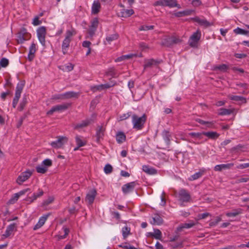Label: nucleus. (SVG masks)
Segmentation results:
<instances>
[{"label":"nucleus","mask_w":249,"mask_h":249,"mask_svg":"<svg viewBox=\"0 0 249 249\" xmlns=\"http://www.w3.org/2000/svg\"><path fill=\"white\" fill-rule=\"evenodd\" d=\"M146 121V116L145 114L141 117H139L135 114L132 116V123L133 128L137 130H141L144 126V124Z\"/></svg>","instance_id":"1"},{"label":"nucleus","mask_w":249,"mask_h":249,"mask_svg":"<svg viewBox=\"0 0 249 249\" xmlns=\"http://www.w3.org/2000/svg\"><path fill=\"white\" fill-rule=\"evenodd\" d=\"M73 36L72 30H67L66 32V36L62 43V51L64 54H66L68 52V49L71 41V38Z\"/></svg>","instance_id":"2"},{"label":"nucleus","mask_w":249,"mask_h":249,"mask_svg":"<svg viewBox=\"0 0 249 249\" xmlns=\"http://www.w3.org/2000/svg\"><path fill=\"white\" fill-rule=\"evenodd\" d=\"M178 200L181 202V205H182L183 203L189 202L191 200V197L189 192L184 189H181L179 190L177 195Z\"/></svg>","instance_id":"3"},{"label":"nucleus","mask_w":249,"mask_h":249,"mask_svg":"<svg viewBox=\"0 0 249 249\" xmlns=\"http://www.w3.org/2000/svg\"><path fill=\"white\" fill-rule=\"evenodd\" d=\"M52 165V161L49 159L44 160L40 164L36 166V171L38 173L45 174L46 173L49 167Z\"/></svg>","instance_id":"4"},{"label":"nucleus","mask_w":249,"mask_h":249,"mask_svg":"<svg viewBox=\"0 0 249 249\" xmlns=\"http://www.w3.org/2000/svg\"><path fill=\"white\" fill-rule=\"evenodd\" d=\"M31 34L28 33L27 29L24 27L21 28L17 34V40L19 44L23 43L25 40L31 38Z\"/></svg>","instance_id":"5"},{"label":"nucleus","mask_w":249,"mask_h":249,"mask_svg":"<svg viewBox=\"0 0 249 249\" xmlns=\"http://www.w3.org/2000/svg\"><path fill=\"white\" fill-rule=\"evenodd\" d=\"M154 5L180 8V5L177 3V1L176 0H159L154 3Z\"/></svg>","instance_id":"6"},{"label":"nucleus","mask_w":249,"mask_h":249,"mask_svg":"<svg viewBox=\"0 0 249 249\" xmlns=\"http://www.w3.org/2000/svg\"><path fill=\"white\" fill-rule=\"evenodd\" d=\"M201 36V32L199 30L194 33L190 37L189 40V44L192 47H196L198 41L200 40Z\"/></svg>","instance_id":"7"},{"label":"nucleus","mask_w":249,"mask_h":249,"mask_svg":"<svg viewBox=\"0 0 249 249\" xmlns=\"http://www.w3.org/2000/svg\"><path fill=\"white\" fill-rule=\"evenodd\" d=\"M37 36L40 43L43 46L45 45V37L46 35V29L44 26L39 27L37 30Z\"/></svg>","instance_id":"8"},{"label":"nucleus","mask_w":249,"mask_h":249,"mask_svg":"<svg viewBox=\"0 0 249 249\" xmlns=\"http://www.w3.org/2000/svg\"><path fill=\"white\" fill-rule=\"evenodd\" d=\"M106 128L103 125H98L96 128V133L94 137L96 138V142L100 143L101 141L103 140Z\"/></svg>","instance_id":"9"},{"label":"nucleus","mask_w":249,"mask_h":249,"mask_svg":"<svg viewBox=\"0 0 249 249\" xmlns=\"http://www.w3.org/2000/svg\"><path fill=\"white\" fill-rule=\"evenodd\" d=\"M162 62L160 59H148L144 60L143 65L144 71L148 68H152L154 67H158Z\"/></svg>","instance_id":"10"},{"label":"nucleus","mask_w":249,"mask_h":249,"mask_svg":"<svg viewBox=\"0 0 249 249\" xmlns=\"http://www.w3.org/2000/svg\"><path fill=\"white\" fill-rule=\"evenodd\" d=\"M70 106V104H63L61 105H58L53 107L51 109L49 110L47 114L48 115H52L54 112H59L67 109L68 107Z\"/></svg>","instance_id":"11"},{"label":"nucleus","mask_w":249,"mask_h":249,"mask_svg":"<svg viewBox=\"0 0 249 249\" xmlns=\"http://www.w3.org/2000/svg\"><path fill=\"white\" fill-rule=\"evenodd\" d=\"M32 175V172L27 170L21 173L17 179V182L18 184H21L23 182L27 180Z\"/></svg>","instance_id":"12"},{"label":"nucleus","mask_w":249,"mask_h":249,"mask_svg":"<svg viewBox=\"0 0 249 249\" xmlns=\"http://www.w3.org/2000/svg\"><path fill=\"white\" fill-rule=\"evenodd\" d=\"M95 116L92 115V118L89 119H86L82 121L81 123L74 124L73 128L75 129H78L82 128L89 125L90 123L93 122Z\"/></svg>","instance_id":"13"},{"label":"nucleus","mask_w":249,"mask_h":249,"mask_svg":"<svg viewBox=\"0 0 249 249\" xmlns=\"http://www.w3.org/2000/svg\"><path fill=\"white\" fill-rule=\"evenodd\" d=\"M97 196V192L95 189L90 190L87 194L85 201L88 203L89 205H91Z\"/></svg>","instance_id":"14"},{"label":"nucleus","mask_w":249,"mask_h":249,"mask_svg":"<svg viewBox=\"0 0 249 249\" xmlns=\"http://www.w3.org/2000/svg\"><path fill=\"white\" fill-rule=\"evenodd\" d=\"M136 185L135 181L127 183L122 186V191L124 194H128L134 190Z\"/></svg>","instance_id":"15"},{"label":"nucleus","mask_w":249,"mask_h":249,"mask_svg":"<svg viewBox=\"0 0 249 249\" xmlns=\"http://www.w3.org/2000/svg\"><path fill=\"white\" fill-rule=\"evenodd\" d=\"M17 231V226L15 223H12L8 225L6 229L5 233L2 235V237L6 238L11 235L14 231Z\"/></svg>","instance_id":"16"},{"label":"nucleus","mask_w":249,"mask_h":249,"mask_svg":"<svg viewBox=\"0 0 249 249\" xmlns=\"http://www.w3.org/2000/svg\"><path fill=\"white\" fill-rule=\"evenodd\" d=\"M49 214H45L43 215V216H41L38 222L35 225V226L33 228V230L34 231L37 230L40 228L45 223L46 221L47 220Z\"/></svg>","instance_id":"17"},{"label":"nucleus","mask_w":249,"mask_h":249,"mask_svg":"<svg viewBox=\"0 0 249 249\" xmlns=\"http://www.w3.org/2000/svg\"><path fill=\"white\" fill-rule=\"evenodd\" d=\"M234 165L233 163H229L227 164H221L216 165L214 167L215 171H221L223 170H228L231 169Z\"/></svg>","instance_id":"18"},{"label":"nucleus","mask_w":249,"mask_h":249,"mask_svg":"<svg viewBox=\"0 0 249 249\" xmlns=\"http://www.w3.org/2000/svg\"><path fill=\"white\" fill-rule=\"evenodd\" d=\"M65 140H66V141H67V139L66 137H61L56 141L52 142L51 143V145L53 147L55 148H60L64 144L63 141Z\"/></svg>","instance_id":"19"},{"label":"nucleus","mask_w":249,"mask_h":249,"mask_svg":"<svg viewBox=\"0 0 249 249\" xmlns=\"http://www.w3.org/2000/svg\"><path fill=\"white\" fill-rule=\"evenodd\" d=\"M36 51V44L34 42H32L30 48L28 55V59L31 61L35 57V53Z\"/></svg>","instance_id":"20"},{"label":"nucleus","mask_w":249,"mask_h":249,"mask_svg":"<svg viewBox=\"0 0 249 249\" xmlns=\"http://www.w3.org/2000/svg\"><path fill=\"white\" fill-rule=\"evenodd\" d=\"M228 97L231 100L239 102L242 104H245L247 103L246 98L242 96L229 94L228 95Z\"/></svg>","instance_id":"21"},{"label":"nucleus","mask_w":249,"mask_h":249,"mask_svg":"<svg viewBox=\"0 0 249 249\" xmlns=\"http://www.w3.org/2000/svg\"><path fill=\"white\" fill-rule=\"evenodd\" d=\"M101 4L98 0H94L91 6V13L93 15L98 14L101 9Z\"/></svg>","instance_id":"22"},{"label":"nucleus","mask_w":249,"mask_h":249,"mask_svg":"<svg viewBox=\"0 0 249 249\" xmlns=\"http://www.w3.org/2000/svg\"><path fill=\"white\" fill-rule=\"evenodd\" d=\"M193 20L194 21L198 23L200 25L203 26L205 27H209L211 25V23L209 21H208L206 19H201L198 17H196L193 18Z\"/></svg>","instance_id":"23"},{"label":"nucleus","mask_w":249,"mask_h":249,"mask_svg":"<svg viewBox=\"0 0 249 249\" xmlns=\"http://www.w3.org/2000/svg\"><path fill=\"white\" fill-rule=\"evenodd\" d=\"M203 134L204 136H206L208 139L213 140L217 139L220 135L219 133L215 131L203 132Z\"/></svg>","instance_id":"24"},{"label":"nucleus","mask_w":249,"mask_h":249,"mask_svg":"<svg viewBox=\"0 0 249 249\" xmlns=\"http://www.w3.org/2000/svg\"><path fill=\"white\" fill-rule=\"evenodd\" d=\"M181 41V40L178 38H177L175 36H172L171 37L168 38L165 40L164 44L167 46L172 45L174 44L178 43Z\"/></svg>","instance_id":"25"},{"label":"nucleus","mask_w":249,"mask_h":249,"mask_svg":"<svg viewBox=\"0 0 249 249\" xmlns=\"http://www.w3.org/2000/svg\"><path fill=\"white\" fill-rule=\"evenodd\" d=\"M134 13V10L132 9H123L121 10L119 16L123 18H127L131 15H132Z\"/></svg>","instance_id":"26"},{"label":"nucleus","mask_w":249,"mask_h":249,"mask_svg":"<svg viewBox=\"0 0 249 249\" xmlns=\"http://www.w3.org/2000/svg\"><path fill=\"white\" fill-rule=\"evenodd\" d=\"M25 85L24 81H20L16 87L15 96L20 97L21 93Z\"/></svg>","instance_id":"27"},{"label":"nucleus","mask_w":249,"mask_h":249,"mask_svg":"<svg viewBox=\"0 0 249 249\" xmlns=\"http://www.w3.org/2000/svg\"><path fill=\"white\" fill-rule=\"evenodd\" d=\"M142 169L143 172L149 175H155L157 173V170L155 168L148 165H143Z\"/></svg>","instance_id":"28"},{"label":"nucleus","mask_w":249,"mask_h":249,"mask_svg":"<svg viewBox=\"0 0 249 249\" xmlns=\"http://www.w3.org/2000/svg\"><path fill=\"white\" fill-rule=\"evenodd\" d=\"M233 109L220 108L218 110V115L220 116L229 115L232 113Z\"/></svg>","instance_id":"29"},{"label":"nucleus","mask_w":249,"mask_h":249,"mask_svg":"<svg viewBox=\"0 0 249 249\" xmlns=\"http://www.w3.org/2000/svg\"><path fill=\"white\" fill-rule=\"evenodd\" d=\"M163 223V219L158 214H155L153 217V220L151 223L153 225H160Z\"/></svg>","instance_id":"30"},{"label":"nucleus","mask_w":249,"mask_h":249,"mask_svg":"<svg viewBox=\"0 0 249 249\" xmlns=\"http://www.w3.org/2000/svg\"><path fill=\"white\" fill-rule=\"evenodd\" d=\"M78 93L74 91H68L63 93V99H68L71 98H77Z\"/></svg>","instance_id":"31"},{"label":"nucleus","mask_w":249,"mask_h":249,"mask_svg":"<svg viewBox=\"0 0 249 249\" xmlns=\"http://www.w3.org/2000/svg\"><path fill=\"white\" fill-rule=\"evenodd\" d=\"M116 141L118 143H122L126 140V136L123 132H119L116 136Z\"/></svg>","instance_id":"32"},{"label":"nucleus","mask_w":249,"mask_h":249,"mask_svg":"<svg viewBox=\"0 0 249 249\" xmlns=\"http://www.w3.org/2000/svg\"><path fill=\"white\" fill-rule=\"evenodd\" d=\"M106 75L111 77H115L117 76V73L114 67L109 68L106 71Z\"/></svg>","instance_id":"33"},{"label":"nucleus","mask_w":249,"mask_h":249,"mask_svg":"<svg viewBox=\"0 0 249 249\" xmlns=\"http://www.w3.org/2000/svg\"><path fill=\"white\" fill-rule=\"evenodd\" d=\"M193 11L192 10H187L183 11H179L175 14V16L177 17H181L183 16L190 15Z\"/></svg>","instance_id":"34"},{"label":"nucleus","mask_w":249,"mask_h":249,"mask_svg":"<svg viewBox=\"0 0 249 249\" xmlns=\"http://www.w3.org/2000/svg\"><path fill=\"white\" fill-rule=\"evenodd\" d=\"M123 238L125 239L127 236L131 234L130 228L127 226H124L122 230Z\"/></svg>","instance_id":"35"},{"label":"nucleus","mask_w":249,"mask_h":249,"mask_svg":"<svg viewBox=\"0 0 249 249\" xmlns=\"http://www.w3.org/2000/svg\"><path fill=\"white\" fill-rule=\"evenodd\" d=\"M75 142L77 145H78L79 147H82L86 144V141L83 140L82 137L78 135L75 137Z\"/></svg>","instance_id":"36"},{"label":"nucleus","mask_w":249,"mask_h":249,"mask_svg":"<svg viewBox=\"0 0 249 249\" xmlns=\"http://www.w3.org/2000/svg\"><path fill=\"white\" fill-rule=\"evenodd\" d=\"M196 121L201 124L206 125L207 127L208 128H211L212 125L213 124V122L205 121L199 118L196 119Z\"/></svg>","instance_id":"37"},{"label":"nucleus","mask_w":249,"mask_h":249,"mask_svg":"<svg viewBox=\"0 0 249 249\" xmlns=\"http://www.w3.org/2000/svg\"><path fill=\"white\" fill-rule=\"evenodd\" d=\"M204 172L200 171L196 173L194 175H192L189 178V180L193 181L196 180L202 176Z\"/></svg>","instance_id":"38"},{"label":"nucleus","mask_w":249,"mask_h":249,"mask_svg":"<svg viewBox=\"0 0 249 249\" xmlns=\"http://www.w3.org/2000/svg\"><path fill=\"white\" fill-rule=\"evenodd\" d=\"M189 135L191 136L193 138H195L198 139L199 140H201L203 139V132H191L189 133Z\"/></svg>","instance_id":"39"},{"label":"nucleus","mask_w":249,"mask_h":249,"mask_svg":"<svg viewBox=\"0 0 249 249\" xmlns=\"http://www.w3.org/2000/svg\"><path fill=\"white\" fill-rule=\"evenodd\" d=\"M118 34H114L107 36L106 37V40L109 44H110L112 41L117 40L118 38Z\"/></svg>","instance_id":"40"},{"label":"nucleus","mask_w":249,"mask_h":249,"mask_svg":"<svg viewBox=\"0 0 249 249\" xmlns=\"http://www.w3.org/2000/svg\"><path fill=\"white\" fill-rule=\"evenodd\" d=\"M233 32L236 35H247L249 34V31L242 29L239 27H237L233 30Z\"/></svg>","instance_id":"41"},{"label":"nucleus","mask_w":249,"mask_h":249,"mask_svg":"<svg viewBox=\"0 0 249 249\" xmlns=\"http://www.w3.org/2000/svg\"><path fill=\"white\" fill-rule=\"evenodd\" d=\"M241 209L233 210L231 212H228L226 213L228 217H235L241 213Z\"/></svg>","instance_id":"42"},{"label":"nucleus","mask_w":249,"mask_h":249,"mask_svg":"<svg viewBox=\"0 0 249 249\" xmlns=\"http://www.w3.org/2000/svg\"><path fill=\"white\" fill-rule=\"evenodd\" d=\"M27 103V99L26 96H24L22 99L20 103L19 106L18 108V109L19 111H22L24 107H25Z\"/></svg>","instance_id":"43"},{"label":"nucleus","mask_w":249,"mask_h":249,"mask_svg":"<svg viewBox=\"0 0 249 249\" xmlns=\"http://www.w3.org/2000/svg\"><path fill=\"white\" fill-rule=\"evenodd\" d=\"M151 237H154L156 239H160L162 237L161 232L159 229L154 230L153 234H151Z\"/></svg>","instance_id":"44"},{"label":"nucleus","mask_w":249,"mask_h":249,"mask_svg":"<svg viewBox=\"0 0 249 249\" xmlns=\"http://www.w3.org/2000/svg\"><path fill=\"white\" fill-rule=\"evenodd\" d=\"M195 225V223L193 221H190L189 223H185L180 226L181 229H189L190 228L193 227Z\"/></svg>","instance_id":"45"},{"label":"nucleus","mask_w":249,"mask_h":249,"mask_svg":"<svg viewBox=\"0 0 249 249\" xmlns=\"http://www.w3.org/2000/svg\"><path fill=\"white\" fill-rule=\"evenodd\" d=\"M9 62L8 59L3 57L0 60V66L3 68H6L9 65Z\"/></svg>","instance_id":"46"},{"label":"nucleus","mask_w":249,"mask_h":249,"mask_svg":"<svg viewBox=\"0 0 249 249\" xmlns=\"http://www.w3.org/2000/svg\"><path fill=\"white\" fill-rule=\"evenodd\" d=\"M62 230L64 232V234L63 235H59L58 236V238L60 239L65 238L66 237V236H67V235L69 233V229L67 228L66 227H63V228H62Z\"/></svg>","instance_id":"47"},{"label":"nucleus","mask_w":249,"mask_h":249,"mask_svg":"<svg viewBox=\"0 0 249 249\" xmlns=\"http://www.w3.org/2000/svg\"><path fill=\"white\" fill-rule=\"evenodd\" d=\"M90 89L94 92L97 91H101L103 90V84L92 86L90 88Z\"/></svg>","instance_id":"48"},{"label":"nucleus","mask_w":249,"mask_h":249,"mask_svg":"<svg viewBox=\"0 0 249 249\" xmlns=\"http://www.w3.org/2000/svg\"><path fill=\"white\" fill-rule=\"evenodd\" d=\"M74 66L71 63H69L67 65L63 66L62 70L65 71H71L73 69Z\"/></svg>","instance_id":"49"},{"label":"nucleus","mask_w":249,"mask_h":249,"mask_svg":"<svg viewBox=\"0 0 249 249\" xmlns=\"http://www.w3.org/2000/svg\"><path fill=\"white\" fill-rule=\"evenodd\" d=\"M104 170L106 174H110L112 171V167L111 165H110L109 164H107L105 165Z\"/></svg>","instance_id":"50"},{"label":"nucleus","mask_w":249,"mask_h":249,"mask_svg":"<svg viewBox=\"0 0 249 249\" xmlns=\"http://www.w3.org/2000/svg\"><path fill=\"white\" fill-rule=\"evenodd\" d=\"M221 221V218L220 216H217L216 219L214 221H211L209 223L210 227H213L216 226L219 222Z\"/></svg>","instance_id":"51"},{"label":"nucleus","mask_w":249,"mask_h":249,"mask_svg":"<svg viewBox=\"0 0 249 249\" xmlns=\"http://www.w3.org/2000/svg\"><path fill=\"white\" fill-rule=\"evenodd\" d=\"M98 20L97 18H94L91 22L90 27H93L94 29H96L98 26Z\"/></svg>","instance_id":"52"},{"label":"nucleus","mask_w":249,"mask_h":249,"mask_svg":"<svg viewBox=\"0 0 249 249\" xmlns=\"http://www.w3.org/2000/svg\"><path fill=\"white\" fill-rule=\"evenodd\" d=\"M131 112L123 114L119 117V121H123L128 118L131 115Z\"/></svg>","instance_id":"53"},{"label":"nucleus","mask_w":249,"mask_h":249,"mask_svg":"<svg viewBox=\"0 0 249 249\" xmlns=\"http://www.w3.org/2000/svg\"><path fill=\"white\" fill-rule=\"evenodd\" d=\"M154 29V26L153 25H143L140 28V30L141 31H147L149 30H152Z\"/></svg>","instance_id":"54"},{"label":"nucleus","mask_w":249,"mask_h":249,"mask_svg":"<svg viewBox=\"0 0 249 249\" xmlns=\"http://www.w3.org/2000/svg\"><path fill=\"white\" fill-rule=\"evenodd\" d=\"M116 84V82L111 81L109 83L103 84V89H109L113 87Z\"/></svg>","instance_id":"55"},{"label":"nucleus","mask_w":249,"mask_h":249,"mask_svg":"<svg viewBox=\"0 0 249 249\" xmlns=\"http://www.w3.org/2000/svg\"><path fill=\"white\" fill-rule=\"evenodd\" d=\"M228 66L226 65V64H222V65L217 66L216 67V69L217 70H219L221 71H226L228 69Z\"/></svg>","instance_id":"56"},{"label":"nucleus","mask_w":249,"mask_h":249,"mask_svg":"<svg viewBox=\"0 0 249 249\" xmlns=\"http://www.w3.org/2000/svg\"><path fill=\"white\" fill-rule=\"evenodd\" d=\"M41 23V21L39 20V17H36L34 19L32 24L35 26H37Z\"/></svg>","instance_id":"57"},{"label":"nucleus","mask_w":249,"mask_h":249,"mask_svg":"<svg viewBox=\"0 0 249 249\" xmlns=\"http://www.w3.org/2000/svg\"><path fill=\"white\" fill-rule=\"evenodd\" d=\"M20 97L15 96L13 99V102H12V106L14 108H15L18 104V102L19 99Z\"/></svg>","instance_id":"58"},{"label":"nucleus","mask_w":249,"mask_h":249,"mask_svg":"<svg viewBox=\"0 0 249 249\" xmlns=\"http://www.w3.org/2000/svg\"><path fill=\"white\" fill-rule=\"evenodd\" d=\"M96 31V29H94L93 27L89 26V30L88 31V34L90 37H92L94 34H95V31Z\"/></svg>","instance_id":"59"},{"label":"nucleus","mask_w":249,"mask_h":249,"mask_svg":"<svg viewBox=\"0 0 249 249\" xmlns=\"http://www.w3.org/2000/svg\"><path fill=\"white\" fill-rule=\"evenodd\" d=\"M19 197V196L18 194V193L15 194L12 197V198L10 199V201L11 202H15L16 201H17Z\"/></svg>","instance_id":"60"},{"label":"nucleus","mask_w":249,"mask_h":249,"mask_svg":"<svg viewBox=\"0 0 249 249\" xmlns=\"http://www.w3.org/2000/svg\"><path fill=\"white\" fill-rule=\"evenodd\" d=\"M249 180V178L248 177H242L238 178L236 180L237 183L246 182Z\"/></svg>","instance_id":"61"},{"label":"nucleus","mask_w":249,"mask_h":249,"mask_svg":"<svg viewBox=\"0 0 249 249\" xmlns=\"http://www.w3.org/2000/svg\"><path fill=\"white\" fill-rule=\"evenodd\" d=\"M249 167V163H245L243 164H240L237 166V168L238 169H245L246 168Z\"/></svg>","instance_id":"62"},{"label":"nucleus","mask_w":249,"mask_h":249,"mask_svg":"<svg viewBox=\"0 0 249 249\" xmlns=\"http://www.w3.org/2000/svg\"><path fill=\"white\" fill-rule=\"evenodd\" d=\"M91 42L89 41H84L82 43V46L83 47L87 48L88 49H89L90 47V46L91 45Z\"/></svg>","instance_id":"63"},{"label":"nucleus","mask_w":249,"mask_h":249,"mask_svg":"<svg viewBox=\"0 0 249 249\" xmlns=\"http://www.w3.org/2000/svg\"><path fill=\"white\" fill-rule=\"evenodd\" d=\"M192 4L194 6H198L202 4L201 1L200 0H193L192 2Z\"/></svg>","instance_id":"64"}]
</instances>
